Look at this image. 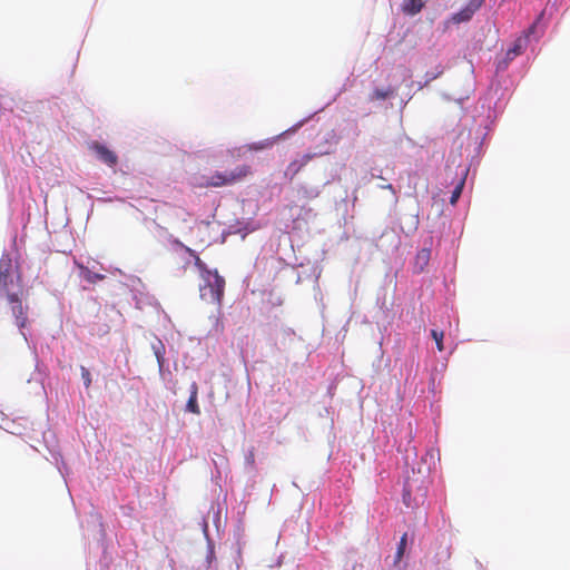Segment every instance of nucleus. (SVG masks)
Wrapping results in <instances>:
<instances>
[{"label": "nucleus", "instance_id": "1", "mask_svg": "<svg viewBox=\"0 0 570 570\" xmlns=\"http://www.w3.org/2000/svg\"><path fill=\"white\" fill-rule=\"evenodd\" d=\"M249 175H252L250 166L239 165L228 173L215 171L210 176L204 177V181L199 184V187L218 188L232 186L245 180Z\"/></svg>", "mask_w": 570, "mask_h": 570}, {"label": "nucleus", "instance_id": "2", "mask_svg": "<svg viewBox=\"0 0 570 570\" xmlns=\"http://www.w3.org/2000/svg\"><path fill=\"white\" fill-rule=\"evenodd\" d=\"M203 284L199 286L202 299L220 306L225 291V279L216 269L202 275Z\"/></svg>", "mask_w": 570, "mask_h": 570}, {"label": "nucleus", "instance_id": "3", "mask_svg": "<svg viewBox=\"0 0 570 570\" xmlns=\"http://www.w3.org/2000/svg\"><path fill=\"white\" fill-rule=\"evenodd\" d=\"M483 2L484 0H470L464 8L459 12L453 13L444 21L445 27L449 28L452 24L469 22L475 12L480 10Z\"/></svg>", "mask_w": 570, "mask_h": 570}, {"label": "nucleus", "instance_id": "4", "mask_svg": "<svg viewBox=\"0 0 570 570\" xmlns=\"http://www.w3.org/2000/svg\"><path fill=\"white\" fill-rule=\"evenodd\" d=\"M11 314L14 318V324L20 328H24L28 324V311L29 306L22 303L19 294L9 295L7 298Z\"/></svg>", "mask_w": 570, "mask_h": 570}, {"label": "nucleus", "instance_id": "5", "mask_svg": "<svg viewBox=\"0 0 570 570\" xmlns=\"http://www.w3.org/2000/svg\"><path fill=\"white\" fill-rule=\"evenodd\" d=\"M12 284V261L8 255H6L0 259V294H4L7 298L9 295L16 294L14 292H11Z\"/></svg>", "mask_w": 570, "mask_h": 570}, {"label": "nucleus", "instance_id": "6", "mask_svg": "<svg viewBox=\"0 0 570 570\" xmlns=\"http://www.w3.org/2000/svg\"><path fill=\"white\" fill-rule=\"evenodd\" d=\"M316 156V154H304L301 158L294 159L288 164L284 171V176L289 180H293L294 177Z\"/></svg>", "mask_w": 570, "mask_h": 570}, {"label": "nucleus", "instance_id": "7", "mask_svg": "<svg viewBox=\"0 0 570 570\" xmlns=\"http://www.w3.org/2000/svg\"><path fill=\"white\" fill-rule=\"evenodd\" d=\"M92 148L96 151L98 158L102 163L107 164L110 167H112L117 164V161H118L117 155L112 150L108 149L106 146L96 142L92 146Z\"/></svg>", "mask_w": 570, "mask_h": 570}, {"label": "nucleus", "instance_id": "8", "mask_svg": "<svg viewBox=\"0 0 570 570\" xmlns=\"http://www.w3.org/2000/svg\"><path fill=\"white\" fill-rule=\"evenodd\" d=\"M539 19H540V18H538V19H537V21H534V22L532 23V26L528 29V31H527V33H525V36H524L523 38H518V39L515 40V42H514L513 47H512V48L508 51V53H507L509 58H513V57L519 56L520 53H522L523 48H524V46H525V43H527V39H528V37H529L531 33H533V32H534L535 27H537V24H538V22H539Z\"/></svg>", "mask_w": 570, "mask_h": 570}, {"label": "nucleus", "instance_id": "9", "mask_svg": "<svg viewBox=\"0 0 570 570\" xmlns=\"http://www.w3.org/2000/svg\"><path fill=\"white\" fill-rule=\"evenodd\" d=\"M429 0H403L402 11L409 16L417 14Z\"/></svg>", "mask_w": 570, "mask_h": 570}, {"label": "nucleus", "instance_id": "10", "mask_svg": "<svg viewBox=\"0 0 570 570\" xmlns=\"http://www.w3.org/2000/svg\"><path fill=\"white\" fill-rule=\"evenodd\" d=\"M197 397H198V385H197V383L194 382L190 385V395H189V399L186 404V411H188L193 414H196V415L200 414V409L198 405Z\"/></svg>", "mask_w": 570, "mask_h": 570}, {"label": "nucleus", "instance_id": "11", "mask_svg": "<svg viewBox=\"0 0 570 570\" xmlns=\"http://www.w3.org/2000/svg\"><path fill=\"white\" fill-rule=\"evenodd\" d=\"M76 265L80 269L81 277L85 281H87L88 283L95 284L98 281H102L105 278V275L98 274V273H94V272H91L89 268H87L86 266H83L80 263L76 262Z\"/></svg>", "mask_w": 570, "mask_h": 570}, {"label": "nucleus", "instance_id": "12", "mask_svg": "<svg viewBox=\"0 0 570 570\" xmlns=\"http://www.w3.org/2000/svg\"><path fill=\"white\" fill-rule=\"evenodd\" d=\"M431 257V250L428 248H422L417 252L415 256V267L417 272H422L424 267L428 265Z\"/></svg>", "mask_w": 570, "mask_h": 570}, {"label": "nucleus", "instance_id": "13", "mask_svg": "<svg viewBox=\"0 0 570 570\" xmlns=\"http://www.w3.org/2000/svg\"><path fill=\"white\" fill-rule=\"evenodd\" d=\"M393 95V89H374L373 92L370 95V101H376V100H385L390 96Z\"/></svg>", "mask_w": 570, "mask_h": 570}, {"label": "nucleus", "instance_id": "14", "mask_svg": "<svg viewBox=\"0 0 570 570\" xmlns=\"http://www.w3.org/2000/svg\"><path fill=\"white\" fill-rule=\"evenodd\" d=\"M186 250L189 253L190 256L195 259V266L200 272V276L206 274V272H210V269L207 268L206 264L200 259V257L190 248L186 247Z\"/></svg>", "mask_w": 570, "mask_h": 570}, {"label": "nucleus", "instance_id": "15", "mask_svg": "<svg viewBox=\"0 0 570 570\" xmlns=\"http://www.w3.org/2000/svg\"><path fill=\"white\" fill-rule=\"evenodd\" d=\"M464 184H465V179L461 178L460 181L458 183V185L455 186V188L452 191V195H451V198H450L451 205H455L456 204L458 199L460 198V196L462 194Z\"/></svg>", "mask_w": 570, "mask_h": 570}, {"label": "nucleus", "instance_id": "16", "mask_svg": "<svg viewBox=\"0 0 570 570\" xmlns=\"http://www.w3.org/2000/svg\"><path fill=\"white\" fill-rule=\"evenodd\" d=\"M272 145H273V142L271 140H263V141L252 142V144L246 145V149L249 151H253V150L259 151V150L269 148Z\"/></svg>", "mask_w": 570, "mask_h": 570}, {"label": "nucleus", "instance_id": "17", "mask_svg": "<svg viewBox=\"0 0 570 570\" xmlns=\"http://www.w3.org/2000/svg\"><path fill=\"white\" fill-rule=\"evenodd\" d=\"M406 543H407V534L404 533L401 537V540H400L399 546H397V550H396V553H395V562L401 561V559L403 558Z\"/></svg>", "mask_w": 570, "mask_h": 570}, {"label": "nucleus", "instance_id": "18", "mask_svg": "<svg viewBox=\"0 0 570 570\" xmlns=\"http://www.w3.org/2000/svg\"><path fill=\"white\" fill-rule=\"evenodd\" d=\"M431 336L435 341L438 351L442 352L444 350V346H443L444 333H443V331L432 330Z\"/></svg>", "mask_w": 570, "mask_h": 570}, {"label": "nucleus", "instance_id": "19", "mask_svg": "<svg viewBox=\"0 0 570 570\" xmlns=\"http://www.w3.org/2000/svg\"><path fill=\"white\" fill-rule=\"evenodd\" d=\"M81 377L83 380L85 386L88 389L91 385V375L87 367L80 366Z\"/></svg>", "mask_w": 570, "mask_h": 570}, {"label": "nucleus", "instance_id": "20", "mask_svg": "<svg viewBox=\"0 0 570 570\" xmlns=\"http://www.w3.org/2000/svg\"><path fill=\"white\" fill-rule=\"evenodd\" d=\"M246 462L250 465V466H254L255 465V453H254V449H252L248 454L246 455Z\"/></svg>", "mask_w": 570, "mask_h": 570}, {"label": "nucleus", "instance_id": "21", "mask_svg": "<svg viewBox=\"0 0 570 570\" xmlns=\"http://www.w3.org/2000/svg\"><path fill=\"white\" fill-rule=\"evenodd\" d=\"M411 492H412L411 484H410V483H406V484L404 485V490H403V499H404V502H406V497H410V495H411Z\"/></svg>", "mask_w": 570, "mask_h": 570}, {"label": "nucleus", "instance_id": "22", "mask_svg": "<svg viewBox=\"0 0 570 570\" xmlns=\"http://www.w3.org/2000/svg\"><path fill=\"white\" fill-rule=\"evenodd\" d=\"M384 188H385V189L393 190V186H392L391 184L386 185Z\"/></svg>", "mask_w": 570, "mask_h": 570}]
</instances>
